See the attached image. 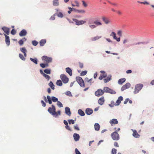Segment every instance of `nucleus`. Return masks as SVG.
I'll use <instances>...</instances> for the list:
<instances>
[{"label":"nucleus","instance_id":"40","mask_svg":"<svg viewBox=\"0 0 154 154\" xmlns=\"http://www.w3.org/2000/svg\"><path fill=\"white\" fill-rule=\"evenodd\" d=\"M110 35L111 36H112L113 38L115 39H116V33L114 32H112L111 33V34Z\"/></svg>","mask_w":154,"mask_h":154},{"label":"nucleus","instance_id":"51","mask_svg":"<svg viewBox=\"0 0 154 154\" xmlns=\"http://www.w3.org/2000/svg\"><path fill=\"white\" fill-rule=\"evenodd\" d=\"M116 151L117 150L116 149L114 148L113 149L112 151V154H116Z\"/></svg>","mask_w":154,"mask_h":154},{"label":"nucleus","instance_id":"32","mask_svg":"<svg viewBox=\"0 0 154 154\" xmlns=\"http://www.w3.org/2000/svg\"><path fill=\"white\" fill-rule=\"evenodd\" d=\"M53 4L54 6H58L59 5L58 0H54L53 2Z\"/></svg>","mask_w":154,"mask_h":154},{"label":"nucleus","instance_id":"35","mask_svg":"<svg viewBox=\"0 0 154 154\" xmlns=\"http://www.w3.org/2000/svg\"><path fill=\"white\" fill-rule=\"evenodd\" d=\"M56 84L58 86H62V83L61 81L60 80H57L56 82Z\"/></svg>","mask_w":154,"mask_h":154},{"label":"nucleus","instance_id":"38","mask_svg":"<svg viewBox=\"0 0 154 154\" xmlns=\"http://www.w3.org/2000/svg\"><path fill=\"white\" fill-rule=\"evenodd\" d=\"M109 105L111 107H112L115 105V103L113 101H112L111 102V103L109 104Z\"/></svg>","mask_w":154,"mask_h":154},{"label":"nucleus","instance_id":"34","mask_svg":"<svg viewBox=\"0 0 154 154\" xmlns=\"http://www.w3.org/2000/svg\"><path fill=\"white\" fill-rule=\"evenodd\" d=\"M30 60L31 61H32V62H33L35 64H37L38 63L37 60L36 58L33 59L32 58H30Z\"/></svg>","mask_w":154,"mask_h":154},{"label":"nucleus","instance_id":"20","mask_svg":"<svg viewBox=\"0 0 154 154\" xmlns=\"http://www.w3.org/2000/svg\"><path fill=\"white\" fill-rule=\"evenodd\" d=\"M65 113L66 114L70 116L71 115V113L70 111L69 108L68 107H66L65 108Z\"/></svg>","mask_w":154,"mask_h":154},{"label":"nucleus","instance_id":"15","mask_svg":"<svg viewBox=\"0 0 154 154\" xmlns=\"http://www.w3.org/2000/svg\"><path fill=\"white\" fill-rule=\"evenodd\" d=\"M109 123L112 126L113 125L117 124L118 123V122L117 119H114L111 120L109 121Z\"/></svg>","mask_w":154,"mask_h":154},{"label":"nucleus","instance_id":"58","mask_svg":"<svg viewBox=\"0 0 154 154\" xmlns=\"http://www.w3.org/2000/svg\"><path fill=\"white\" fill-rule=\"evenodd\" d=\"M68 130L70 131H72V130L69 127V126H68V125H66L65 126V127Z\"/></svg>","mask_w":154,"mask_h":154},{"label":"nucleus","instance_id":"9","mask_svg":"<svg viewBox=\"0 0 154 154\" xmlns=\"http://www.w3.org/2000/svg\"><path fill=\"white\" fill-rule=\"evenodd\" d=\"M104 93L103 90L101 89H98L95 93V95L97 97L102 96Z\"/></svg>","mask_w":154,"mask_h":154},{"label":"nucleus","instance_id":"29","mask_svg":"<svg viewBox=\"0 0 154 154\" xmlns=\"http://www.w3.org/2000/svg\"><path fill=\"white\" fill-rule=\"evenodd\" d=\"M79 114L81 116H84L85 115L84 112L81 109H79L78 110Z\"/></svg>","mask_w":154,"mask_h":154},{"label":"nucleus","instance_id":"7","mask_svg":"<svg viewBox=\"0 0 154 154\" xmlns=\"http://www.w3.org/2000/svg\"><path fill=\"white\" fill-rule=\"evenodd\" d=\"M42 58L43 61L46 62L47 63L51 62L52 60V59L51 57H48L46 56H42Z\"/></svg>","mask_w":154,"mask_h":154},{"label":"nucleus","instance_id":"57","mask_svg":"<svg viewBox=\"0 0 154 154\" xmlns=\"http://www.w3.org/2000/svg\"><path fill=\"white\" fill-rule=\"evenodd\" d=\"M122 32L121 30H119L118 31L117 34L120 36H122Z\"/></svg>","mask_w":154,"mask_h":154},{"label":"nucleus","instance_id":"30","mask_svg":"<svg viewBox=\"0 0 154 154\" xmlns=\"http://www.w3.org/2000/svg\"><path fill=\"white\" fill-rule=\"evenodd\" d=\"M46 42V40L45 39L41 40L40 42V44L41 46H43L45 44V43Z\"/></svg>","mask_w":154,"mask_h":154},{"label":"nucleus","instance_id":"46","mask_svg":"<svg viewBox=\"0 0 154 154\" xmlns=\"http://www.w3.org/2000/svg\"><path fill=\"white\" fill-rule=\"evenodd\" d=\"M87 71L85 70L84 71H82L80 73L81 76H84L87 73Z\"/></svg>","mask_w":154,"mask_h":154},{"label":"nucleus","instance_id":"24","mask_svg":"<svg viewBox=\"0 0 154 154\" xmlns=\"http://www.w3.org/2000/svg\"><path fill=\"white\" fill-rule=\"evenodd\" d=\"M66 72L68 73L70 76H71L72 75V70L69 67L66 68Z\"/></svg>","mask_w":154,"mask_h":154},{"label":"nucleus","instance_id":"36","mask_svg":"<svg viewBox=\"0 0 154 154\" xmlns=\"http://www.w3.org/2000/svg\"><path fill=\"white\" fill-rule=\"evenodd\" d=\"M106 76L107 75L106 74H104L102 75H101L99 77V79L100 80H102L103 78L106 77Z\"/></svg>","mask_w":154,"mask_h":154},{"label":"nucleus","instance_id":"50","mask_svg":"<svg viewBox=\"0 0 154 154\" xmlns=\"http://www.w3.org/2000/svg\"><path fill=\"white\" fill-rule=\"evenodd\" d=\"M57 104L60 107H62L63 106L62 104L59 101L57 102Z\"/></svg>","mask_w":154,"mask_h":154},{"label":"nucleus","instance_id":"2","mask_svg":"<svg viewBox=\"0 0 154 154\" xmlns=\"http://www.w3.org/2000/svg\"><path fill=\"white\" fill-rule=\"evenodd\" d=\"M143 86V85L141 84H139L136 85L135 87L134 93V94L138 93L141 90Z\"/></svg>","mask_w":154,"mask_h":154},{"label":"nucleus","instance_id":"12","mask_svg":"<svg viewBox=\"0 0 154 154\" xmlns=\"http://www.w3.org/2000/svg\"><path fill=\"white\" fill-rule=\"evenodd\" d=\"M85 83H88L90 85H91L94 82V81H92V79H89L88 78H85L84 79Z\"/></svg>","mask_w":154,"mask_h":154},{"label":"nucleus","instance_id":"48","mask_svg":"<svg viewBox=\"0 0 154 154\" xmlns=\"http://www.w3.org/2000/svg\"><path fill=\"white\" fill-rule=\"evenodd\" d=\"M32 44L34 46H36L38 44V42L36 41H33L32 42Z\"/></svg>","mask_w":154,"mask_h":154},{"label":"nucleus","instance_id":"47","mask_svg":"<svg viewBox=\"0 0 154 154\" xmlns=\"http://www.w3.org/2000/svg\"><path fill=\"white\" fill-rule=\"evenodd\" d=\"M108 93L112 94H114L116 93V92L115 91L110 88H109V91Z\"/></svg>","mask_w":154,"mask_h":154},{"label":"nucleus","instance_id":"56","mask_svg":"<svg viewBox=\"0 0 154 154\" xmlns=\"http://www.w3.org/2000/svg\"><path fill=\"white\" fill-rule=\"evenodd\" d=\"M55 14H54L52 16H51L50 18V19L51 20H54L55 19Z\"/></svg>","mask_w":154,"mask_h":154},{"label":"nucleus","instance_id":"42","mask_svg":"<svg viewBox=\"0 0 154 154\" xmlns=\"http://www.w3.org/2000/svg\"><path fill=\"white\" fill-rule=\"evenodd\" d=\"M57 16L59 17L62 18L63 17V15L62 12H59L57 14Z\"/></svg>","mask_w":154,"mask_h":154},{"label":"nucleus","instance_id":"18","mask_svg":"<svg viewBox=\"0 0 154 154\" xmlns=\"http://www.w3.org/2000/svg\"><path fill=\"white\" fill-rule=\"evenodd\" d=\"M105 100L104 97H102L99 98L98 100V103L102 105L104 103Z\"/></svg>","mask_w":154,"mask_h":154},{"label":"nucleus","instance_id":"64","mask_svg":"<svg viewBox=\"0 0 154 154\" xmlns=\"http://www.w3.org/2000/svg\"><path fill=\"white\" fill-rule=\"evenodd\" d=\"M82 2L83 3V5L84 7H86L87 6V5L86 3L84 1H83Z\"/></svg>","mask_w":154,"mask_h":154},{"label":"nucleus","instance_id":"27","mask_svg":"<svg viewBox=\"0 0 154 154\" xmlns=\"http://www.w3.org/2000/svg\"><path fill=\"white\" fill-rule=\"evenodd\" d=\"M126 80V79L125 78H123L121 79H119L118 81V83L119 84H122L123 83H124Z\"/></svg>","mask_w":154,"mask_h":154},{"label":"nucleus","instance_id":"44","mask_svg":"<svg viewBox=\"0 0 154 154\" xmlns=\"http://www.w3.org/2000/svg\"><path fill=\"white\" fill-rule=\"evenodd\" d=\"M100 38H101V37H99V36H95L92 38V40L93 41H95L96 40H97L99 39Z\"/></svg>","mask_w":154,"mask_h":154},{"label":"nucleus","instance_id":"6","mask_svg":"<svg viewBox=\"0 0 154 154\" xmlns=\"http://www.w3.org/2000/svg\"><path fill=\"white\" fill-rule=\"evenodd\" d=\"M72 20L75 22V24L77 26H79L80 25H82L86 23V21L85 20H79L75 18H73Z\"/></svg>","mask_w":154,"mask_h":154},{"label":"nucleus","instance_id":"8","mask_svg":"<svg viewBox=\"0 0 154 154\" xmlns=\"http://www.w3.org/2000/svg\"><path fill=\"white\" fill-rule=\"evenodd\" d=\"M60 78L63 82L64 83H66L69 81V79L64 74L61 75Z\"/></svg>","mask_w":154,"mask_h":154},{"label":"nucleus","instance_id":"21","mask_svg":"<svg viewBox=\"0 0 154 154\" xmlns=\"http://www.w3.org/2000/svg\"><path fill=\"white\" fill-rule=\"evenodd\" d=\"M102 20L106 24H108L110 22L109 19L104 17H102Z\"/></svg>","mask_w":154,"mask_h":154},{"label":"nucleus","instance_id":"19","mask_svg":"<svg viewBox=\"0 0 154 154\" xmlns=\"http://www.w3.org/2000/svg\"><path fill=\"white\" fill-rule=\"evenodd\" d=\"M73 137L75 140L76 141H78L79 139L80 136L78 134L74 133L73 134Z\"/></svg>","mask_w":154,"mask_h":154},{"label":"nucleus","instance_id":"22","mask_svg":"<svg viewBox=\"0 0 154 154\" xmlns=\"http://www.w3.org/2000/svg\"><path fill=\"white\" fill-rule=\"evenodd\" d=\"M93 111L91 109L87 108L85 110V113L88 115L91 114L93 112Z\"/></svg>","mask_w":154,"mask_h":154},{"label":"nucleus","instance_id":"1","mask_svg":"<svg viewBox=\"0 0 154 154\" xmlns=\"http://www.w3.org/2000/svg\"><path fill=\"white\" fill-rule=\"evenodd\" d=\"M48 111L53 116L57 117L58 116L57 113L56 112V108L55 106L52 105L51 107H49L48 109Z\"/></svg>","mask_w":154,"mask_h":154},{"label":"nucleus","instance_id":"23","mask_svg":"<svg viewBox=\"0 0 154 154\" xmlns=\"http://www.w3.org/2000/svg\"><path fill=\"white\" fill-rule=\"evenodd\" d=\"M27 34V32L25 29L22 30L19 33V35L21 36H25Z\"/></svg>","mask_w":154,"mask_h":154},{"label":"nucleus","instance_id":"25","mask_svg":"<svg viewBox=\"0 0 154 154\" xmlns=\"http://www.w3.org/2000/svg\"><path fill=\"white\" fill-rule=\"evenodd\" d=\"M26 39L25 38H23L18 41V43L20 45H21L23 44L24 42L26 41Z\"/></svg>","mask_w":154,"mask_h":154},{"label":"nucleus","instance_id":"60","mask_svg":"<svg viewBox=\"0 0 154 154\" xmlns=\"http://www.w3.org/2000/svg\"><path fill=\"white\" fill-rule=\"evenodd\" d=\"M74 129L76 130H77V131L79 130V129L77 125H76L74 126Z\"/></svg>","mask_w":154,"mask_h":154},{"label":"nucleus","instance_id":"53","mask_svg":"<svg viewBox=\"0 0 154 154\" xmlns=\"http://www.w3.org/2000/svg\"><path fill=\"white\" fill-rule=\"evenodd\" d=\"M16 33V31L14 29H12L11 32V33L13 35L15 34Z\"/></svg>","mask_w":154,"mask_h":154},{"label":"nucleus","instance_id":"5","mask_svg":"<svg viewBox=\"0 0 154 154\" xmlns=\"http://www.w3.org/2000/svg\"><path fill=\"white\" fill-rule=\"evenodd\" d=\"M47 98L48 100V103L49 104L52 103V101L54 102H56L58 101V99L54 97H52L51 98L48 95L47 97Z\"/></svg>","mask_w":154,"mask_h":154},{"label":"nucleus","instance_id":"55","mask_svg":"<svg viewBox=\"0 0 154 154\" xmlns=\"http://www.w3.org/2000/svg\"><path fill=\"white\" fill-rule=\"evenodd\" d=\"M66 94L68 96H72L71 92L69 91H67L66 92Z\"/></svg>","mask_w":154,"mask_h":154},{"label":"nucleus","instance_id":"14","mask_svg":"<svg viewBox=\"0 0 154 154\" xmlns=\"http://www.w3.org/2000/svg\"><path fill=\"white\" fill-rule=\"evenodd\" d=\"M4 35L5 36V42L7 45V46H9L10 43V39L9 37L6 35L5 34H4Z\"/></svg>","mask_w":154,"mask_h":154},{"label":"nucleus","instance_id":"63","mask_svg":"<svg viewBox=\"0 0 154 154\" xmlns=\"http://www.w3.org/2000/svg\"><path fill=\"white\" fill-rule=\"evenodd\" d=\"M114 145L115 147H119V146L118 143L117 142H115L114 143Z\"/></svg>","mask_w":154,"mask_h":154},{"label":"nucleus","instance_id":"33","mask_svg":"<svg viewBox=\"0 0 154 154\" xmlns=\"http://www.w3.org/2000/svg\"><path fill=\"white\" fill-rule=\"evenodd\" d=\"M48 85L52 89H53V90L54 89H55L54 85L53 82L51 81L49 82V83L48 84Z\"/></svg>","mask_w":154,"mask_h":154},{"label":"nucleus","instance_id":"26","mask_svg":"<svg viewBox=\"0 0 154 154\" xmlns=\"http://www.w3.org/2000/svg\"><path fill=\"white\" fill-rule=\"evenodd\" d=\"M94 23L95 24V25L97 26H101L102 25V23L98 20H95L94 22Z\"/></svg>","mask_w":154,"mask_h":154},{"label":"nucleus","instance_id":"16","mask_svg":"<svg viewBox=\"0 0 154 154\" xmlns=\"http://www.w3.org/2000/svg\"><path fill=\"white\" fill-rule=\"evenodd\" d=\"M92 20H90L88 22V24L89 27L91 29H93L96 27V25L94 24L92 25Z\"/></svg>","mask_w":154,"mask_h":154},{"label":"nucleus","instance_id":"31","mask_svg":"<svg viewBox=\"0 0 154 154\" xmlns=\"http://www.w3.org/2000/svg\"><path fill=\"white\" fill-rule=\"evenodd\" d=\"M100 126L98 123H95L94 125L95 129L96 131H98L100 129Z\"/></svg>","mask_w":154,"mask_h":154},{"label":"nucleus","instance_id":"61","mask_svg":"<svg viewBox=\"0 0 154 154\" xmlns=\"http://www.w3.org/2000/svg\"><path fill=\"white\" fill-rule=\"evenodd\" d=\"M41 103L42 104V106L43 107H45L46 106V103H45V102L42 100H41Z\"/></svg>","mask_w":154,"mask_h":154},{"label":"nucleus","instance_id":"28","mask_svg":"<svg viewBox=\"0 0 154 154\" xmlns=\"http://www.w3.org/2000/svg\"><path fill=\"white\" fill-rule=\"evenodd\" d=\"M111 79V75L109 76L107 78L104 79V82L106 83Z\"/></svg>","mask_w":154,"mask_h":154},{"label":"nucleus","instance_id":"43","mask_svg":"<svg viewBox=\"0 0 154 154\" xmlns=\"http://www.w3.org/2000/svg\"><path fill=\"white\" fill-rule=\"evenodd\" d=\"M20 50L23 53L27 52V50L25 48H20Z\"/></svg>","mask_w":154,"mask_h":154},{"label":"nucleus","instance_id":"59","mask_svg":"<svg viewBox=\"0 0 154 154\" xmlns=\"http://www.w3.org/2000/svg\"><path fill=\"white\" fill-rule=\"evenodd\" d=\"M79 66L81 68H82L83 67V63L81 62L79 63Z\"/></svg>","mask_w":154,"mask_h":154},{"label":"nucleus","instance_id":"13","mask_svg":"<svg viewBox=\"0 0 154 154\" xmlns=\"http://www.w3.org/2000/svg\"><path fill=\"white\" fill-rule=\"evenodd\" d=\"M123 98L122 96L119 97L115 103V106L119 105L121 103V101L123 100Z\"/></svg>","mask_w":154,"mask_h":154},{"label":"nucleus","instance_id":"49","mask_svg":"<svg viewBox=\"0 0 154 154\" xmlns=\"http://www.w3.org/2000/svg\"><path fill=\"white\" fill-rule=\"evenodd\" d=\"M76 12L78 13H85V11L84 10H76Z\"/></svg>","mask_w":154,"mask_h":154},{"label":"nucleus","instance_id":"54","mask_svg":"<svg viewBox=\"0 0 154 154\" xmlns=\"http://www.w3.org/2000/svg\"><path fill=\"white\" fill-rule=\"evenodd\" d=\"M75 152L76 154H81L80 152L79 151L77 148L75 149Z\"/></svg>","mask_w":154,"mask_h":154},{"label":"nucleus","instance_id":"10","mask_svg":"<svg viewBox=\"0 0 154 154\" xmlns=\"http://www.w3.org/2000/svg\"><path fill=\"white\" fill-rule=\"evenodd\" d=\"M130 86V84L129 83H127L122 87L121 89V90L122 91H123L126 89L129 88Z\"/></svg>","mask_w":154,"mask_h":154},{"label":"nucleus","instance_id":"45","mask_svg":"<svg viewBox=\"0 0 154 154\" xmlns=\"http://www.w3.org/2000/svg\"><path fill=\"white\" fill-rule=\"evenodd\" d=\"M43 75L46 79H47L48 80H49L50 79V77L49 76L45 73Z\"/></svg>","mask_w":154,"mask_h":154},{"label":"nucleus","instance_id":"52","mask_svg":"<svg viewBox=\"0 0 154 154\" xmlns=\"http://www.w3.org/2000/svg\"><path fill=\"white\" fill-rule=\"evenodd\" d=\"M68 121L69 124H74L75 123L74 120L72 119L69 120Z\"/></svg>","mask_w":154,"mask_h":154},{"label":"nucleus","instance_id":"4","mask_svg":"<svg viewBox=\"0 0 154 154\" xmlns=\"http://www.w3.org/2000/svg\"><path fill=\"white\" fill-rule=\"evenodd\" d=\"M112 139L115 140H118L120 139V136L119 134L116 131H114L111 134Z\"/></svg>","mask_w":154,"mask_h":154},{"label":"nucleus","instance_id":"11","mask_svg":"<svg viewBox=\"0 0 154 154\" xmlns=\"http://www.w3.org/2000/svg\"><path fill=\"white\" fill-rule=\"evenodd\" d=\"M3 30L7 35H9V33L10 29L5 26H3L2 28Z\"/></svg>","mask_w":154,"mask_h":154},{"label":"nucleus","instance_id":"17","mask_svg":"<svg viewBox=\"0 0 154 154\" xmlns=\"http://www.w3.org/2000/svg\"><path fill=\"white\" fill-rule=\"evenodd\" d=\"M133 133V136L135 138H139L140 137V135L138 134L137 132L135 130L131 129Z\"/></svg>","mask_w":154,"mask_h":154},{"label":"nucleus","instance_id":"37","mask_svg":"<svg viewBox=\"0 0 154 154\" xmlns=\"http://www.w3.org/2000/svg\"><path fill=\"white\" fill-rule=\"evenodd\" d=\"M109 90V88L107 87H104L103 88V91L104 92L108 93Z\"/></svg>","mask_w":154,"mask_h":154},{"label":"nucleus","instance_id":"41","mask_svg":"<svg viewBox=\"0 0 154 154\" xmlns=\"http://www.w3.org/2000/svg\"><path fill=\"white\" fill-rule=\"evenodd\" d=\"M19 57L23 60H25V58L21 54H19Z\"/></svg>","mask_w":154,"mask_h":154},{"label":"nucleus","instance_id":"3","mask_svg":"<svg viewBox=\"0 0 154 154\" xmlns=\"http://www.w3.org/2000/svg\"><path fill=\"white\" fill-rule=\"evenodd\" d=\"M76 81L79 85L81 87L84 88L85 87V85L84 82V80L82 78L79 76H77L76 78Z\"/></svg>","mask_w":154,"mask_h":154},{"label":"nucleus","instance_id":"39","mask_svg":"<svg viewBox=\"0 0 154 154\" xmlns=\"http://www.w3.org/2000/svg\"><path fill=\"white\" fill-rule=\"evenodd\" d=\"M44 72L47 74H50L51 73V69H46L44 70Z\"/></svg>","mask_w":154,"mask_h":154},{"label":"nucleus","instance_id":"62","mask_svg":"<svg viewBox=\"0 0 154 154\" xmlns=\"http://www.w3.org/2000/svg\"><path fill=\"white\" fill-rule=\"evenodd\" d=\"M40 65L42 68H45V64L44 63H41L40 64Z\"/></svg>","mask_w":154,"mask_h":154}]
</instances>
